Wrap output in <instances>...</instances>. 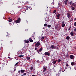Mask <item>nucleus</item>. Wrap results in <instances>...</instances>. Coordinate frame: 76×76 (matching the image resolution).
Instances as JSON below:
<instances>
[{"instance_id": "f257e3e1", "label": "nucleus", "mask_w": 76, "mask_h": 76, "mask_svg": "<svg viewBox=\"0 0 76 76\" xmlns=\"http://www.w3.org/2000/svg\"><path fill=\"white\" fill-rule=\"evenodd\" d=\"M20 20H21V19H20V18H19L18 19V20H16L15 21V23H20Z\"/></svg>"}, {"instance_id": "f03ea898", "label": "nucleus", "mask_w": 76, "mask_h": 76, "mask_svg": "<svg viewBox=\"0 0 76 76\" xmlns=\"http://www.w3.org/2000/svg\"><path fill=\"white\" fill-rule=\"evenodd\" d=\"M45 56H50V53H49L48 52H46L44 53Z\"/></svg>"}, {"instance_id": "7ed1b4c3", "label": "nucleus", "mask_w": 76, "mask_h": 76, "mask_svg": "<svg viewBox=\"0 0 76 76\" xmlns=\"http://www.w3.org/2000/svg\"><path fill=\"white\" fill-rule=\"evenodd\" d=\"M41 44V43H40V42H37V43L35 44V47H39V45H40Z\"/></svg>"}, {"instance_id": "20e7f679", "label": "nucleus", "mask_w": 76, "mask_h": 76, "mask_svg": "<svg viewBox=\"0 0 76 76\" xmlns=\"http://www.w3.org/2000/svg\"><path fill=\"white\" fill-rule=\"evenodd\" d=\"M69 57L71 59H74L75 58V56L73 55H70L69 56Z\"/></svg>"}, {"instance_id": "39448f33", "label": "nucleus", "mask_w": 76, "mask_h": 76, "mask_svg": "<svg viewBox=\"0 0 76 76\" xmlns=\"http://www.w3.org/2000/svg\"><path fill=\"white\" fill-rule=\"evenodd\" d=\"M71 66H75V65H76V63L75 62H72L71 63Z\"/></svg>"}, {"instance_id": "423d86ee", "label": "nucleus", "mask_w": 76, "mask_h": 76, "mask_svg": "<svg viewBox=\"0 0 76 76\" xmlns=\"http://www.w3.org/2000/svg\"><path fill=\"white\" fill-rule=\"evenodd\" d=\"M67 16L68 18H69L71 17V15H70V14L69 12L67 13Z\"/></svg>"}, {"instance_id": "0eeeda50", "label": "nucleus", "mask_w": 76, "mask_h": 76, "mask_svg": "<svg viewBox=\"0 0 76 76\" xmlns=\"http://www.w3.org/2000/svg\"><path fill=\"white\" fill-rule=\"evenodd\" d=\"M28 40L30 42H33V40L31 38H30Z\"/></svg>"}, {"instance_id": "6e6552de", "label": "nucleus", "mask_w": 76, "mask_h": 76, "mask_svg": "<svg viewBox=\"0 0 76 76\" xmlns=\"http://www.w3.org/2000/svg\"><path fill=\"white\" fill-rule=\"evenodd\" d=\"M70 35L72 37H74V34L73 33V31H71L70 33Z\"/></svg>"}, {"instance_id": "1a4fd4ad", "label": "nucleus", "mask_w": 76, "mask_h": 76, "mask_svg": "<svg viewBox=\"0 0 76 76\" xmlns=\"http://www.w3.org/2000/svg\"><path fill=\"white\" fill-rule=\"evenodd\" d=\"M68 1H67L66 0L64 1V3L65 5H67V3H68Z\"/></svg>"}, {"instance_id": "9d476101", "label": "nucleus", "mask_w": 76, "mask_h": 76, "mask_svg": "<svg viewBox=\"0 0 76 76\" xmlns=\"http://www.w3.org/2000/svg\"><path fill=\"white\" fill-rule=\"evenodd\" d=\"M54 47H55V46L54 45H51L50 48H52V49H54Z\"/></svg>"}, {"instance_id": "9b49d317", "label": "nucleus", "mask_w": 76, "mask_h": 76, "mask_svg": "<svg viewBox=\"0 0 76 76\" xmlns=\"http://www.w3.org/2000/svg\"><path fill=\"white\" fill-rule=\"evenodd\" d=\"M73 3V1H70L69 3L68 4H69L70 5H72V4Z\"/></svg>"}, {"instance_id": "f8f14e48", "label": "nucleus", "mask_w": 76, "mask_h": 76, "mask_svg": "<svg viewBox=\"0 0 76 76\" xmlns=\"http://www.w3.org/2000/svg\"><path fill=\"white\" fill-rule=\"evenodd\" d=\"M70 38V37L69 36H67L66 37V39L67 40L69 39Z\"/></svg>"}, {"instance_id": "ddd939ff", "label": "nucleus", "mask_w": 76, "mask_h": 76, "mask_svg": "<svg viewBox=\"0 0 76 76\" xmlns=\"http://www.w3.org/2000/svg\"><path fill=\"white\" fill-rule=\"evenodd\" d=\"M20 71L21 73H23L24 72V70H23V69H21L20 70Z\"/></svg>"}, {"instance_id": "4468645a", "label": "nucleus", "mask_w": 76, "mask_h": 76, "mask_svg": "<svg viewBox=\"0 0 76 76\" xmlns=\"http://www.w3.org/2000/svg\"><path fill=\"white\" fill-rule=\"evenodd\" d=\"M43 72H45V70H47V68H46L45 67H44L43 68Z\"/></svg>"}, {"instance_id": "2eb2a0df", "label": "nucleus", "mask_w": 76, "mask_h": 76, "mask_svg": "<svg viewBox=\"0 0 76 76\" xmlns=\"http://www.w3.org/2000/svg\"><path fill=\"white\" fill-rule=\"evenodd\" d=\"M60 14L58 13L57 15H56V17L57 18H58V17H60Z\"/></svg>"}, {"instance_id": "dca6fc26", "label": "nucleus", "mask_w": 76, "mask_h": 76, "mask_svg": "<svg viewBox=\"0 0 76 76\" xmlns=\"http://www.w3.org/2000/svg\"><path fill=\"white\" fill-rule=\"evenodd\" d=\"M76 4H72L71 5V7H76Z\"/></svg>"}, {"instance_id": "f3484780", "label": "nucleus", "mask_w": 76, "mask_h": 76, "mask_svg": "<svg viewBox=\"0 0 76 76\" xmlns=\"http://www.w3.org/2000/svg\"><path fill=\"white\" fill-rule=\"evenodd\" d=\"M42 50V47H41V48L39 50V51L40 52Z\"/></svg>"}, {"instance_id": "a211bd4d", "label": "nucleus", "mask_w": 76, "mask_h": 76, "mask_svg": "<svg viewBox=\"0 0 76 76\" xmlns=\"http://www.w3.org/2000/svg\"><path fill=\"white\" fill-rule=\"evenodd\" d=\"M30 69L31 70H33V69H34V67H33V66L30 67Z\"/></svg>"}, {"instance_id": "6ab92c4d", "label": "nucleus", "mask_w": 76, "mask_h": 76, "mask_svg": "<svg viewBox=\"0 0 76 76\" xmlns=\"http://www.w3.org/2000/svg\"><path fill=\"white\" fill-rule=\"evenodd\" d=\"M71 9L72 10H74L75 9V7H73L71 8Z\"/></svg>"}, {"instance_id": "aec40b11", "label": "nucleus", "mask_w": 76, "mask_h": 76, "mask_svg": "<svg viewBox=\"0 0 76 76\" xmlns=\"http://www.w3.org/2000/svg\"><path fill=\"white\" fill-rule=\"evenodd\" d=\"M12 21V18L10 19V20H8V21L10 22H11Z\"/></svg>"}, {"instance_id": "412c9836", "label": "nucleus", "mask_w": 76, "mask_h": 76, "mask_svg": "<svg viewBox=\"0 0 76 76\" xmlns=\"http://www.w3.org/2000/svg\"><path fill=\"white\" fill-rule=\"evenodd\" d=\"M24 41H25V42L26 43H28L29 42V41L27 40H25Z\"/></svg>"}, {"instance_id": "4be33fe9", "label": "nucleus", "mask_w": 76, "mask_h": 76, "mask_svg": "<svg viewBox=\"0 0 76 76\" xmlns=\"http://www.w3.org/2000/svg\"><path fill=\"white\" fill-rule=\"evenodd\" d=\"M27 60H30V57L29 56H28L27 57Z\"/></svg>"}, {"instance_id": "5701e85b", "label": "nucleus", "mask_w": 76, "mask_h": 76, "mask_svg": "<svg viewBox=\"0 0 76 76\" xmlns=\"http://www.w3.org/2000/svg\"><path fill=\"white\" fill-rule=\"evenodd\" d=\"M47 26L48 28H50V27H51V25H48Z\"/></svg>"}, {"instance_id": "b1692460", "label": "nucleus", "mask_w": 76, "mask_h": 76, "mask_svg": "<svg viewBox=\"0 0 76 76\" xmlns=\"http://www.w3.org/2000/svg\"><path fill=\"white\" fill-rule=\"evenodd\" d=\"M19 57H20V58L23 57V55H20L18 56Z\"/></svg>"}, {"instance_id": "393cba45", "label": "nucleus", "mask_w": 76, "mask_h": 76, "mask_svg": "<svg viewBox=\"0 0 76 76\" xmlns=\"http://www.w3.org/2000/svg\"><path fill=\"white\" fill-rule=\"evenodd\" d=\"M61 61V59H59L58 60V63H59Z\"/></svg>"}, {"instance_id": "a878e982", "label": "nucleus", "mask_w": 76, "mask_h": 76, "mask_svg": "<svg viewBox=\"0 0 76 76\" xmlns=\"http://www.w3.org/2000/svg\"><path fill=\"white\" fill-rule=\"evenodd\" d=\"M20 71L19 70V71H18V73H19V75H20Z\"/></svg>"}, {"instance_id": "bb28decb", "label": "nucleus", "mask_w": 76, "mask_h": 76, "mask_svg": "<svg viewBox=\"0 0 76 76\" xmlns=\"http://www.w3.org/2000/svg\"><path fill=\"white\" fill-rule=\"evenodd\" d=\"M47 26V24L46 23L44 24V26Z\"/></svg>"}, {"instance_id": "cd10ccee", "label": "nucleus", "mask_w": 76, "mask_h": 76, "mask_svg": "<svg viewBox=\"0 0 76 76\" xmlns=\"http://www.w3.org/2000/svg\"><path fill=\"white\" fill-rule=\"evenodd\" d=\"M53 64H56V61H53Z\"/></svg>"}, {"instance_id": "c85d7f7f", "label": "nucleus", "mask_w": 76, "mask_h": 76, "mask_svg": "<svg viewBox=\"0 0 76 76\" xmlns=\"http://www.w3.org/2000/svg\"><path fill=\"white\" fill-rule=\"evenodd\" d=\"M65 26V24H62V27H63Z\"/></svg>"}, {"instance_id": "c756f323", "label": "nucleus", "mask_w": 76, "mask_h": 76, "mask_svg": "<svg viewBox=\"0 0 76 76\" xmlns=\"http://www.w3.org/2000/svg\"><path fill=\"white\" fill-rule=\"evenodd\" d=\"M23 76H25V75H26V73H24L23 74Z\"/></svg>"}, {"instance_id": "7c9ffc66", "label": "nucleus", "mask_w": 76, "mask_h": 76, "mask_svg": "<svg viewBox=\"0 0 76 76\" xmlns=\"http://www.w3.org/2000/svg\"><path fill=\"white\" fill-rule=\"evenodd\" d=\"M56 10H54V11H53V13H56Z\"/></svg>"}, {"instance_id": "2f4dec72", "label": "nucleus", "mask_w": 76, "mask_h": 76, "mask_svg": "<svg viewBox=\"0 0 76 76\" xmlns=\"http://www.w3.org/2000/svg\"><path fill=\"white\" fill-rule=\"evenodd\" d=\"M72 28V26H70L69 28L68 29V31H70V28Z\"/></svg>"}, {"instance_id": "473e14b6", "label": "nucleus", "mask_w": 76, "mask_h": 76, "mask_svg": "<svg viewBox=\"0 0 76 76\" xmlns=\"http://www.w3.org/2000/svg\"><path fill=\"white\" fill-rule=\"evenodd\" d=\"M64 71H65L64 69V70L63 69H62V72H64Z\"/></svg>"}, {"instance_id": "72a5a7b5", "label": "nucleus", "mask_w": 76, "mask_h": 76, "mask_svg": "<svg viewBox=\"0 0 76 76\" xmlns=\"http://www.w3.org/2000/svg\"><path fill=\"white\" fill-rule=\"evenodd\" d=\"M62 25L65 24H64V21H62Z\"/></svg>"}, {"instance_id": "f704fd0d", "label": "nucleus", "mask_w": 76, "mask_h": 76, "mask_svg": "<svg viewBox=\"0 0 76 76\" xmlns=\"http://www.w3.org/2000/svg\"><path fill=\"white\" fill-rule=\"evenodd\" d=\"M66 67H68V66H69V64H67L66 65Z\"/></svg>"}, {"instance_id": "c9c22d12", "label": "nucleus", "mask_w": 76, "mask_h": 76, "mask_svg": "<svg viewBox=\"0 0 76 76\" xmlns=\"http://www.w3.org/2000/svg\"><path fill=\"white\" fill-rule=\"evenodd\" d=\"M26 4H28V3H29V1H27L26 2Z\"/></svg>"}, {"instance_id": "e433bc0d", "label": "nucleus", "mask_w": 76, "mask_h": 76, "mask_svg": "<svg viewBox=\"0 0 76 76\" xmlns=\"http://www.w3.org/2000/svg\"><path fill=\"white\" fill-rule=\"evenodd\" d=\"M74 26H76V22L74 23Z\"/></svg>"}, {"instance_id": "4c0bfd02", "label": "nucleus", "mask_w": 76, "mask_h": 76, "mask_svg": "<svg viewBox=\"0 0 76 76\" xmlns=\"http://www.w3.org/2000/svg\"><path fill=\"white\" fill-rule=\"evenodd\" d=\"M10 44H12V41H11L10 42Z\"/></svg>"}, {"instance_id": "58836bf2", "label": "nucleus", "mask_w": 76, "mask_h": 76, "mask_svg": "<svg viewBox=\"0 0 76 76\" xmlns=\"http://www.w3.org/2000/svg\"><path fill=\"white\" fill-rule=\"evenodd\" d=\"M41 39H44V37H42L41 38Z\"/></svg>"}, {"instance_id": "ea45409f", "label": "nucleus", "mask_w": 76, "mask_h": 76, "mask_svg": "<svg viewBox=\"0 0 76 76\" xmlns=\"http://www.w3.org/2000/svg\"><path fill=\"white\" fill-rule=\"evenodd\" d=\"M60 19V17H57L56 18V19Z\"/></svg>"}, {"instance_id": "a19ab883", "label": "nucleus", "mask_w": 76, "mask_h": 76, "mask_svg": "<svg viewBox=\"0 0 76 76\" xmlns=\"http://www.w3.org/2000/svg\"><path fill=\"white\" fill-rule=\"evenodd\" d=\"M68 66H69V67H68V69H70V68L71 67H70V65H69Z\"/></svg>"}, {"instance_id": "79ce46f5", "label": "nucleus", "mask_w": 76, "mask_h": 76, "mask_svg": "<svg viewBox=\"0 0 76 76\" xmlns=\"http://www.w3.org/2000/svg\"><path fill=\"white\" fill-rule=\"evenodd\" d=\"M18 63L17 62L16 64H15V66H17V65H18Z\"/></svg>"}, {"instance_id": "37998d69", "label": "nucleus", "mask_w": 76, "mask_h": 76, "mask_svg": "<svg viewBox=\"0 0 76 76\" xmlns=\"http://www.w3.org/2000/svg\"><path fill=\"white\" fill-rule=\"evenodd\" d=\"M51 4H52V5H53H53H54V3L53 2L51 3Z\"/></svg>"}, {"instance_id": "c03bdc74", "label": "nucleus", "mask_w": 76, "mask_h": 76, "mask_svg": "<svg viewBox=\"0 0 76 76\" xmlns=\"http://www.w3.org/2000/svg\"><path fill=\"white\" fill-rule=\"evenodd\" d=\"M11 18L10 17L8 18V20H9L10 19H11Z\"/></svg>"}, {"instance_id": "a18cd8bd", "label": "nucleus", "mask_w": 76, "mask_h": 76, "mask_svg": "<svg viewBox=\"0 0 76 76\" xmlns=\"http://www.w3.org/2000/svg\"><path fill=\"white\" fill-rule=\"evenodd\" d=\"M74 31L75 32H76V28H75L74 29Z\"/></svg>"}, {"instance_id": "49530a36", "label": "nucleus", "mask_w": 76, "mask_h": 76, "mask_svg": "<svg viewBox=\"0 0 76 76\" xmlns=\"http://www.w3.org/2000/svg\"><path fill=\"white\" fill-rule=\"evenodd\" d=\"M38 49V48H35V50H37Z\"/></svg>"}, {"instance_id": "de8ad7c7", "label": "nucleus", "mask_w": 76, "mask_h": 76, "mask_svg": "<svg viewBox=\"0 0 76 76\" xmlns=\"http://www.w3.org/2000/svg\"><path fill=\"white\" fill-rule=\"evenodd\" d=\"M72 21H73V19L72 18V19L70 20V22H72Z\"/></svg>"}, {"instance_id": "09e8293b", "label": "nucleus", "mask_w": 76, "mask_h": 76, "mask_svg": "<svg viewBox=\"0 0 76 76\" xmlns=\"http://www.w3.org/2000/svg\"><path fill=\"white\" fill-rule=\"evenodd\" d=\"M66 58H68V57H69V56H68V55H66Z\"/></svg>"}, {"instance_id": "8fccbe9b", "label": "nucleus", "mask_w": 76, "mask_h": 76, "mask_svg": "<svg viewBox=\"0 0 76 76\" xmlns=\"http://www.w3.org/2000/svg\"><path fill=\"white\" fill-rule=\"evenodd\" d=\"M17 4H18V6H20V5H19V4L18 3H17Z\"/></svg>"}, {"instance_id": "3c124183", "label": "nucleus", "mask_w": 76, "mask_h": 76, "mask_svg": "<svg viewBox=\"0 0 76 76\" xmlns=\"http://www.w3.org/2000/svg\"><path fill=\"white\" fill-rule=\"evenodd\" d=\"M14 72H15V71H16V69H14Z\"/></svg>"}, {"instance_id": "603ef678", "label": "nucleus", "mask_w": 76, "mask_h": 76, "mask_svg": "<svg viewBox=\"0 0 76 76\" xmlns=\"http://www.w3.org/2000/svg\"><path fill=\"white\" fill-rule=\"evenodd\" d=\"M72 4H75V2H74V3H72Z\"/></svg>"}, {"instance_id": "864d4df0", "label": "nucleus", "mask_w": 76, "mask_h": 76, "mask_svg": "<svg viewBox=\"0 0 76 76\" xmlns=\"http://www.w3.org/2000/svg\"><path fill=\"white\" fill-rule=\"evenodd\" d=\"M58 47H57L56 48V50H58Z\"/></svg>"}, {"instance_id": "5fc2aeb1", "label": "nucleus", "mask_w": 76, "mask_h": 76, "mask_svg": "<svg viewBox=\"0 0 76 76\" xmlns=\"http://www.w3.org/2000/svg\"><path fill=\"white\" fill-rule=\"evenodd\" d=\"M37 53H38V52H39V50H37Z\"/></svg>"}, {"instance_id": "6e6d98bb", "label": "nucleus", "mask_w": 76, "mask_h": 76, "mask_svg": "<svg viewBox=\"0 0 76 76\" xmlns=\"http://www.w3.org/2000/svg\"><path fill=\"white\" fill-rule=\"evenodd\" d=\"M67 69V67H65V69Z\"/></svg>"}, {"instance_id": "4d7b16f0", "label": "nucleus", "mask_w": 76, "mask_h": 76, "mask_svg": "<svg viewBox=\"0 0 76 76\" xmlns=\"http://www.w3.org/2000/svg\"><path fill=\"white\" fill-rule=\"evenodd\" d=\"M8 58H10V57H9V56L8 57Z\"/></svg>"}, {"instance_id": "13d9d810", "label": "nucleus", "mask_w": 76, "mask_h": 76, "mask_svg": "<svg viewBox=\"0 0 76 76\" xmlns=\"http://www.w3.org/2000/svg\"><path fill=\"white\" fill-rule=\"evenodd\" d=\"M35 76V75H32V76Z\"/></svg>"}, {"instance_id": "bf43d9fd", "label": "nucleus", "mask_w": 76, "mask_h": 76, "mask_svg": "<svg viewBox=\"0 0 76 76\" xmlns=\"http://www.w3.org/2000/svg\"><path fill=\"white\" fill-rule=\"evenodd\" d=\"M38 53L39 54H40V53H39V52H38Z\"/></svg>"}, {"instance_id": "052dcab7", "label": "nucleus", "mask_w": 76, "mask_h": 76, "mask_svg": "<svg viewBox=\"0 0 76 76\" xmlns=\"http://www.w3.org/2000/svg\"><path fill=\"white\" fill-rule=\"evenodd\" d=\"M74 68L75 69V70H76V68H75V66H74Z\"/></svg>"}, {"instance_id": "680f3d73", "label": "nucleus", "mask_w": 76, "mask_h": 76, "mask_svg": "<svg viewBox=\"0 0 76 76\" xmlns=\"http://www.w3.org/2000/svg\"><path fill=\"white\" fill-rule=\"evenodd\" d=\"M69 69H70V70H71L72 69V68H71V67Z\"/></svg>"}, {"instance_id": "e2e57ef3", "label": "nucleus", "mask_w": 76, "mask_h": 76, "mask_svg": "<svg viewBox=\"0 0 76 76\" xmlns=\"http://www.w3.org/2000/svg\"><path fill=\"white\" fill-rule=\"evenodd\" d=\"M1 3H2V2H1Z\"/></svg>"}, {"instance_id": "0e129e2a", "label": "nucleus", "mask_w": 76, "mask_h": 76, "mask_svg": "<svg viewBox=\"0 0 76 76\" xmlns=\"http://www.w3.org/2000/svg\"><path fill=\"white\" fill-rule=\"evenodd\" d=\"M18 7V8L20 7V6H19Z\"/></svg>"}, {"instance_id": "69168bd1", "label": "nucleus", "mask_w": 76, "mask_h": 76, "mask_svg": "<svg viewBox=\"0 0 76 76\" xmlns=\"http://www.w3.org/2000/svg\"><path fill=\"white\" fill-rule=\"evenodd\" d=\"M54 49H55V50H56V48H55V47H54Z\"/></svg>"}, {"instance_id": "338daca9", "label": "nucleus", "mask_w": 76, "mask_h": 76, "mask_svg": "<svg viewBox=\"0 0 76 76\" xmlns=\"http://www.w3.org/2000/svg\"><path fill=\"white\" fill-rule=\"evenodd\" d=\"M56 76H59L58 75H56Z\"/></svg>"}, {"instance_id": "774afa93", "label": "nucleus", "mask_w": 76, "mask_h": 76, "mask_svg": "<svg viewBox=\"0 0 76 76\" xmlns=\"http://www.w3.org/2000/svg\"><path fill=\"white\" fill-rule=\"evenodd\" d=\"M75 50H76V48H75Z\"/></svg>"}]
</instances>
